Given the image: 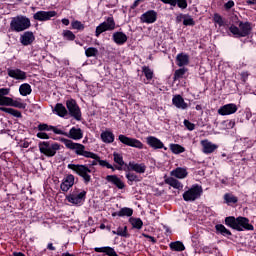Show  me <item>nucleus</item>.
I'll return each instance as SVG.
<instances>
[{
  "instance_id": "c9c22d12",
  "label": "nucleus",
  "mask_w": 256,
  "mask_h": 256,
  "mask_svg": "<svg viewBox=\"0 0 256 256\" xmlns=\"http://www.w3.org/2000/svg\"><path fill=\"white\" fill-rule=\"evenodd\" d=\"M188 72H189V68H185V67L175 70L173 80L181 81V79H183V77H185V74H187Z\"/></svg>"
},
{
  "instance_id": "e2e57ef3",
  "label": "nucleus",
  "mask_w": 256,
  "mask_h": 256,
  "mask_svg": "<svg viewBox=\"0 0 256 256\" xmlns=\"http://www.w3.org/2000/svg\"><path fill=\"white\" fill-rule=\"evenodd\" d=\"M47 249L49 251H57V248L55 246H53V243H48Z\"/></svg>"
},
{
  "instance_id": "1a4fd4ad",
  "label": "nucleus",
  "mask_w": 256,
  "mask_h": 256,
  "mask_svg": "<svg viewBox=\"0 0 256 256\" xmlns=\"http://www.w3.org/2000/svg\"><path fill=\"white\" fill-rule=\"evenodd\" d=\"M118 141H120L122 145H126V147H133L134 149H143L144 147V144L141 142V140L137 138H131L123 134L118 136Z\"/></svg>"
},
{
  "instance_id": "774afa93",
  "label": "nucleus",
  "mask_w": 256,
  "mask_h": 256,
  "mask_svg": "<svg viewBox=\"0 0 256 256\" xmlns=\"http://www.w3.org/2000/svg\"><path fill=\"white\" fill-rule=\"evenodd\" d=\"M30 143L28 141L23 142L22 147L24 149H27L29 147Z\"/></svg>"
},
{
  "instance_id": "2f4dec72",
  "label": "nucleus",
  "mask_w": 256,
  "mask_h": 256,
  "mask_svg": "<svg viewBox=\"0 0 256 256\" xmlns=\"http://www.w3.org/2000/svg\"><path fill=\"white\" fill-rule=\"evenodd\" d=\"M224 223L227 227H230L231 229H234L235 231L241 230L239 226L237 225V218L235 216H228L225 218Z\"/></svg>"
},
{
  "instance_id": "f8f14e48",
  "label": "nucleus",
  "mask_w": 256,
  "mask_h": 256,
  "mask_svg": "<svg viewBox=\"0 0 256 256\" xmlns=\"http://www.w3.org/2000/svg\"><path fill=\"white\" fill-rule=\"evenodd\" d=\"M8 77L15 79L16 81H25L27 80V72L19 68H8L7 69Z\"/></svg>"
},
{
  "instance_id": "6e6552de",
  "label": "nucleus",
  "mask_w": 256,
  "mask_h": 256,
  "mask_svg": "<svg viewBox=\"0 0 256 256\" xmlns=\"http://www.w3.org/2000/svg\"><path fill=\"white\" fill-rule=\"evenodd\" d=\"M105 31H115V18L108 17L106 21L100 23L96 27L95 37H100L101 33H105Z\"/></svg>"
},
{
  "instance_id": "09e8293b",
  "label": "nucleus",
  "mask_w": 256,
  "mask_h": 256,
  "mask_svg": "<svg viewBox=\"0 0 256 256\" xmlns=\"http://www.w3.org/2000/svg\"><path fill=\"white\" fill-rule=\"evenodd\" d=\"M71 28L76 29V31H84L85 30V24H82L79 20H73L71 22Z\"/></svg>"
},
{
  "instance_id": "bf43d9fd",
  "label": "nucleus",
  "mask_w": 256,
  "mask_h": 256,
  "mask_svg": "<svg viewBox=\"0 0 256 256\" xmlns=\"http://www.w3.org/2000/svg\"><path fill=\"white\" fill-rule=\"evenodd\" d=\"M142 237H145V239H149V241H151V243H154V244L157 243V238H155L149 234L143 233Z\"/></svg>"
},
{
  "instance_id": "f03ea898",
  "label": "nucleus",
  "mask_w": 256,
  "mask_h": 256,
  "mask_svg": "<svg viewBox=\"0 0 256 256\" xmlns=\"http://www.w3.org/2000/svg\"><path fill=\"white\" fill-rule=\"evenodd\" d=\"M10 91L11 89L9 88H0V111H3V113H8V115H12V117H17L19 119L22 117L21 111L7 107L25 109V107H27V104L21 102V99L13 100V98L7 97Z\"/></svg>"
},
{
  "instance_id": "6ab92c4d",
  "label": "nucleus",
  "mask_w": 256,
  "mask_h": 256,
  "mask_svg": "<svg viewBox=\"0 0 256 256\" xmlns=\"http://www.w3.org/2000/svg\"><path fill=\"white\" fill-rule=\"evenodd\" d=\"M172 105L176 107L177 109L185 110L187 109L188 105L187 102H185V99H183V96L180 94H176L172 98Z\"/></svg>"
},
{
  "instance_id": "ea45409f",
  "label": "nucleus",
  "mask_w": 256,
  "mask_h": 256,
  "mask_svg": "<svg viewBox=\"0 0 256 256\" xmlns=\"http://www.w3.org/2000/svg\"><path fill=\"white\" fill-rule=\"evenodd\" d=\"M113 235H118V237H130L127 226L121 227L119 226L117 230L112 231Z\"/></svg>"
},
{
  "instance_id": "c85d7f7f",
  "label": "nucleus",
  "mask_w": 256,
  "mask_h": 256,
  "mask_svg": "<svg viewBox=\"0 0 256 256\" xmlns=\"http://www.w3.org/2000/svg\"><path fill=\"white\" fill-rule=\"evenodd\" d=\"M215 233L216 235H222L223 237H231V235H233L231 230L227 229V227H225L223 224L215 225Z\"/></svg>"
},
{
  "instance_id": "412c9836",
  "label": "nucleus",
  "mask_w": 256,
  "mask_h": 256,
  "mask_svg": "<svg viewBox=\"0 0 256 256\" xmlns=\"http://www.w3.org/2000/svg\"><path fill=\"white\" fill-rule=\"evenodd\" d=\"M170 175L176 179H186V177L189 175V172L185 167H177L170 172Z\"/></svg>"
},
{
  "instance_id": "9b49d317",
  "label": "nucleus",
  "mask_w": 256,
  "mask_h": 256,
  "mask_svg": "<svg viewBox=\"0 0 256 256\" xmlns=\"http://www.w3.org/2000/svg\"><path fill=\"white\" fill-rule=\"evenodd\" d=\"M53 17H57V12L56 11H43L40 10L33 15V19L35 21H51Z\"/></svg>"
},
{
  "instance_id": "bb28decb",
  "label": "nucleus",
  "mask_w": 256,
  "mask_h": 256,
  "mask_svg": "<svg viewBox=\"0 0 256 256\" xmlns=\"http://www.w3.org/2000/svg\"><path fill=\"white\" fill-rule=\"evenodd\" d=\"M176 64L178 67H187L189 65V54L183 52L177 54Z\"/></svg>"
},
{
  "instance_id": "aec40b11",
  "label": "nucleus",
  "mask_w": 256,
  "mask_h": 256,
  "mask_svg": "<svg viewBox=\"0 0 256 256\" xmlns=\"http://www.w3.org/2000/svg\"><path fill=\"white\" fill-rule=\"evenodd\" d=\"M75 184V176L72 174H69L66 176L63 180V182L60 185V189L64 192L69 191L71 189V186Z\"/></svg>"
},
{
  "instance_id": "a19ab883",
  "label": "nucleus",
  "mask_w": 256,
  "mask_h": 256,
  "mask_svg": "<svg viewBox=\"0 0 256 256\" xmlns=\"http://www.w3.org/2000/svg\"><path fill=\"white\" fill-rule=\"evenodd\" d=\"M171 251H185V245L181 241L171 242L169 245Z\"/></svg>"
},
{
  "instance_id": "052dcab7",
  "label": "nucleus",
  "mask_w": 256,
  "mask_h": 256,
  "mask_svg": "<svg viewBox=\"0 0 256 256\" xmlns=\"http://www.w3.org/2000/svg\"><path fill=\"white\" fill-rule=\"evenodd\" d=\"M36 136L38 137V139H49V134L45 132H38Z\"/></svg>"
},
{
  "instance_id": "c03bdc74",
  "label": "nucleus",
  "mask_w": 256,
  "mask_h": 256,
  "mask_svg": "<svg viewBox=\"0 0 256 256\" xmlns=\"http://www.w3.org/2000/svg\"><path fill=\"white\" fill-rule=\"evenodd\" d=\"M170 151L174 153V155H179L181 153H185V147L179 144H170Z\"/></svg>"
},
{
  "instance_id": "69168bd1",
  "label": "nucleus",
  "mask_w": 256,
  "mask_h": 256,
  "mask_svg": "<svg viewBox=\"0 0 256 256\" xmlns=\"http://www.w3.org/2000/svg\"><path fill=\"white\" fill-rule=\"evenodd\" d=\"M183 20V14H180L176 17V21L177 23H181V21Z\"/></svg>"
},
{
  "instance_id": "4be33fe9",
  "label": "nucleus",
  "mask_w": 256,
  "mask_h": 256,
  "mask_svg": "<svg viewBox=\"0 0 256 256\" xmlns=\"http://www.w3.org/2000/svg\"><path fill=\"white\" fill-rule=\"evenodd\" d=\"M164 5L171 7H179V9H187V0H160Z\"/></svg>"
},
{
  "instance_id": "473e14b6",
  "label": "nucleus",
  "mask_w": 256,
  "mask_h": 256,
  "mask_svg": "<svg viewBox=\"0 0 256 256\" xmlns=\"http://www.w3.org/2000/svg\"><path fill=\"white\" fill-rule=\"evenodd\" d=\"M53 111L58 115V117H67V115H69L67 108H65V106L61 103H57Z\"/></svg>"
},
{
  "instance_id": "0e129e2a",
  "label": "nucleus",
  "mask_w": 256,
  "mask_h": 256,
  "mask_svg": "<svg viewBox=\"0 0 256 256\" xmlns=\"http://www.w3.org/2000/svg\"><path fill=\"white\" fill-rule=\"evenodd\" d=\"M61 21H62V24L65 25L66 27H67V26L69 25V23H70L69 19H67V18H63Z\"/></svg>"
},
{
  "instance_id": "4d7b16f0",
  "label": "nucleus",
  "mask_w": 256,
  "mask_h": 256,
  "mask_svg": "<svg viewBox=\"0 0 256 256\" xmlns=\"http://www.w3.org/2000/svg\"><path fill=\"white\" fill-rule=\"evenodd\" d=\"M233 7H235V2L233 0H229L224 4V9H226V11H229V9H233Z\"/></svg>"
},
{
  "instance_id": "680f3d73",
  "label": "nucleus",
  "mask_w": 256,
  "mask_h": 256,
  "mask_svg": "<svg viewBox=\"0 0 256 256\" xmlns=\"http://www.w3.org/2000/svg\"><path fill=\"white\" fill-rule=\"evenodd\" d=\"M143 0H135L134 3L130 6V9H137L139 7V3Z\"/></svg>"
},
{
  "instance_id": "37998d69",
  "label": "nucleus",
  "mask_w": 256,
  "mask_h": 256,
  "mask_svg": "<svg viewBox=\"0 0 256 256\" xmlns=\"http://www.w3.org/2000/svg\"><path fill=\"white\" fill-rule=\"evenodd\" d=\"M184 201H196L201 198V193H183Z\"/></svg>"
},
{
  "instance_id": "58836bf2",
  "label": "nucleus",
  "mask_w": 256,
  "mask_h": 256,
  "mask_svg": "<svg viewBox=\"0 0 256 256\" xmlns=\"http://www.w3.org/2000/svg\"><path fill=\"white\" fill-rule=\"evenodd\" d=\"M129 223L132 225V229H143V220L141 218L130 217Z\"/></svg>"
},
{
  "instance_id": "8fccbe9b",
  "label": "nucleus",
  "mask_w": 256,
  "mask_h": 256,
  "mask_svg": "<svg viewBox=\"0 0 256 256\" xmlns=\"http://www.w3.org/2000/svg\"><path fill=\"white\" fill-rule=\"evenodd\" d=\"M86 57H97L99 50L95 47H89L85 50Z\"/></svg>"
},
{
  "instance_id": "603ef678",
  "label": "nucleus",
  "mask_w": 256,
  "mask_h": 256,
  "mask_svg": "<svg viewBox=\"0 0 256 256\" xmlns=\"http://www.w3.org/2000/svg\"><path fill=\"white\" fill-rule=\"evenodd\" d=\"M213 21H214V23L219 25V27H223L225 25V21L223 20V16L220 15V14H217V13L214 14Z\"/></svg>"
},
{
  "instance_id": "5701e85b",
  "label": "nucleus",
  "mask_w": 256,
  "mask_h": 256,
  "mask_svg": "<svg viewBox=\"0 0 256 256\" xmlns=\"http://www.w3.org/2000/svg\"><path fill=\"white\" fill-rule=\"evenodd\" d=\"M128 37L127 34H125V32H114L112 35V41H114V43H116V45H125L126 41H127Z\"/></svg>"
},
{
  "instance_id": "7ed1b4c3",
  "label": "nucleus",
  "mask_w": 256,
  "mask_h": 256,
  "mask_svg": "<svg viewBox=\"0 0 256 256\" xmlns=\"http://www.w3.org/2000/svg\"><path fill=\"white\" fill-rule=\"evenodd\" d=\"M29 27H31V20L27 16L19 15L11 19L9 31L21 33Z\"/></svg>"
},
{
  "instance_id": "3c124183",
  "label": "nucleus",
  "mask_w": 256,
  "mask_h": 256,
  "mask_svg": "<svg viewBox=\"0 0 256 256\" xmlns=\"http://www.w3.org/2000/svg\"><path fill=\"white\" fill-rule=\"evenodd\" d=\"M185 193H203V187L199 184H193Z\"/></svg>"
},
{
  "instance_id": "b1692460",
  "label": "nucleus",
  "mask_w": 256,
  "mask_h": 256,
  "mask_svg": "<svg viewBox=\"0 0 256 256\" xmlns=\"http://www.w3.org/2000/svg\"><path fill=\"white\" fill-rule=\"evenodd\" d=\"M129 171H135V173L143 174L145 171H147V166L145 163H135V162H129L128 164Z\"/></svg>"
},
{
  "instance_id": "423d86ee",
  "label": "nucleus",
  "mask_w": 256,
  "mask_h": 256,
  "mask_svg": "<svg viewBox=\"0 0 256 256\" xmlns=\"http://www.w3.org/2000/svg\"><path fill=\"white\" fill-rule=\"evenodd\" d=\"M38 148L42 155H45L46 157H55L57 151L61 150V145L57 142L42 141L39 142Z\"/></svg>"
},
{
  "instance_id": "6e6d98bb",
  "label": "nucleus",
  "mask_w": 256,
  "mask_h": 256,
  "mask_svg": "<svg viewBox=\"0 0 256 256\" xmlns=\"http://www.w3.org/2000/svg\"><path fill=\"white\" fill-rule=\"evenodd\" d=\"M183 25H185V27L193 26L195 25V20H193L191 17L186 18L183 20Z\"/></svg>"
},
{
  "instance_id": "13d9d810",
  "label": "nucleus",
  "mask_w": 256,
  "mask_h": 256,
  "mask_svg": "<svg viewBox=\"0 0 256 256\" xmlns=\"http://www.w3.org/2000/svg\"><path fill=\"white\" fill-rule=\"evenodd\" d=\"M242 83H247V79H249V72L245 71L240 74Z\"/></svg>"
},
{
  "instance_id": "f704fd0d",
  "label": "nucleus",
  "mask_w": 256,
  "mask_h": 256,
  "mask_svg": "<svg viewBox=\"0 0 256 256\" xmlns=\"http://www.w3.org/2000/svg\"><path fill=\"white\" fill-rule=\"evenodd\" d=\"M100 137L103 141V143H113V141H115V134H113V132L111 131H104L100 134Z\"/></svg>"
},
{
  "instance_id": "4468645a",
  "label": "nucleus",
  "mask_w": 256,
  "mask_h": 256,
  "mask_svg": "<svg viewBox=\"0 0 256 256\" xmlns=\"http://www.w3.org/2000/svg\"><path fill=\"white\" fill-rule=\"evenodd\" d=\"M200 145L202 147V153H204V155H211V153H215V151L219 149V146L217 144H214L208 139L201 140Z\"/></svg>"
},
{
  "instance_id": "49530a36",
  "label": "nucleus",
  "mask_w": 256,
  "mask_h": 256,
  "mask_svg": "<svg viewBox=\"0 0 256 256\" xmlns=\"http://www.w3.org/2000/svg\"><path fill=\"white\" fill-rule=\"evenodd\" d=\"M142 73L146 77L147 81H151L153 79V70L149 66H142Z\"/></svg>"
},
{
  "instance_id": "2eb2a0df",
  "label": "nucleus",
  "mask_w": 256,
  "mask_h": 256,
  "mask_svg": "<svg viewBox=\"0 0 256 256\" xmlns=\"http://www.w3.org/2000/svg\"><path fill=\"white\" fill-rule=\"evenodd\" d=\"M238 109L235 103L225 104L218 109V115H222V117L234 115V113H237Z\"/></svg>"
},
{
  "instance_id": "ddd939ff",
  "label": "nucleus",
  "mask_w": 256,
  "mask_h": 256,
  "mask_svg": "<svg viewBox=\"0 0 256 256\" xmlns=\"http://www.w3.org/2000/svg\"><path fill=\"white\" fill-rule=\"evenodd\" d=\"M59 135H64V137H68V139H73V141H80V139L83 137V130L81 128L72 127L69 130V133L61 130V133Z\"/></svg>"
},
{
  "instance_id": "e433bc0d",
  "label": "nucleus",
  "mask_w": 256,
  "mask_h": 256,
  "mask_svg": "<svg viewBox=\"0 0 256 256\" xmlns=\"http://www.w3.org/2000/svg\"><path fill=\"white\" fill-rule=\"evenodd\" d=\"M239 198L234 196L232 193H226L224 195V203H227L230 207H233L236 203H238Z\"/></svg>"
},
{
  "instance_id": "72a5a7b5",
  "label": "nucleus",
  "mask_w": 256,
  "mask_h": 256,
  "mask_svg": "<svg viewBox=\"0 0 256 256\" xmlns=\"http://www.w3.org/2000/svg\"><path fill=\"white\" fill-rule=\"evenodd\" d=\"M133 215V209L124 207L118 212L112 213V217H131Z\"/></svg>"
},
{
  "instance_id": "4c0bfd02",
  "label": "nucleus",
  "mask_w": 256,
  "mask_h": 256,
  "mask_svg": "<svg viewBox=\"0 0 256 256\" xmlns=\"http://www.w3.org/2000/svg\"><path fill=\"white\" fill-rule=\"evenodd\" d=\"M33 89H31V85L29 83H24L19 87V93L22 97H27V95H31Z\"/></svg>"
},
{
  "instance_id": "a18cd8bd",
  "label": "nucleus",
  "mask_w": 256,
  "mask_h": 256,
  "mask_svg": "<svg viewBox=\"0 0 256 256\" xmlns=\"http://www.w3.org/2000/svg\"><path fill=\"white\" fill-rule=\"evenodd\" d=\"M113 157H114V161L117 163V165H119L117 169L121 171V167L125 165V161H123V156L117 152H114Z\"/></svg>"
},
{
  "instance_id": "de8ad7c7",
  "label": "nucleus",
  "mask_w": 256,
  "mask_h": 256,
  "mask_svg": "<svg viewBox=\"0 0 256 256\" xmlns=\"http://www.w3.org/2000/svg\"><path fill=\"white\" fill-rule=\"evenodd\" d=\"M62 37L66 41H75V39H76L75 34L71 30H63Z\"/></svg>"
},
{
  "instance_id": "c756f323",
  "label": "nucleus",
  "mask_w": 256,
  "mask_h": 256,
  "mask_svg": "<svg viewBox=\"0 0 256 256\" xmlns=\"http://www.w3.org/2000/svg\"><path fill=\"white\" fill-rule=\"evenodd\" d=\"M38 131L43 132V131H53V133H55V135H59V133L61 132V129L55 127V126H51L49 124H45V123H40L37 126Z\"/></svg>"
},
{
  "instance_id": "39448f33",
  "label": "nucleus",
  "mask_w": 256,
  "mask_h": 256,
  "mask_svg": "<svg viewBox=\"0 0 256 256\" xmlns=\"http://www.w3.org/2000/svg\"><path fill=\"white\" fill-rule=\"evenodd\" d=\"M68 169H71V171H74L76 175L81 177L85 185L91 183V173L93 171L87 164H68Z\"/></svg>"
},
{
  "instance_id": "a211bd4d",
  "label": "nucleus",
  "mask_w": 256,
  "mask_h": 256,
  "mask_svg": "<svg viewBox=\"0 0 256 256\" xmlns=\"http://www.w3.org/2000/svg\"><path fill=\"white\" fill-rule=\"evenodd\" d=\"M146 143L152 149H164V151H167V147H165V144H163V142L155 136H148L146 138Z\"/></svg>"
},
{
  "instance_id": "79ce46f5",
  "label": "nucleus",
  "mask_w": 256,
  "mask_h": 256,
  "mask_svg": "<svg viewBox=\"0 0 256 256\" xmlns=\"http://www.w3.org/2000/svg\"><path fill=\"white\" fill-rule=\"evenodd\" d=\"M126 179L128 180L129 185H133V183H139V181H141V177L137 176L133 172H128L126 174Z\"/></svg>"
},
{
  "instance_id": "864d4df0",
  "label": "nucleus",
  "mask_w": 256,
  "mask_h": 256,
  "mask_svg": "<svg viewBox=\"0 0 256 256\" xmlns=\"http://www.w3.org/2000/svg\"><path fill=\"white\" fill-rule=\"evenodd\" d=\"M242 22L243 21L239 20V16H237V14H232L230 16V23H232L231 25H235V27H237V25Z\"/></svg>"
},
{
  "instance_id": "0eeeda50",
  "label": "nucleus",
  "mask_w": 256,
  "mask_h": 256,
  "mask_svg": "<svg viewBox=\"0 0 256 256\" xmlns=\"http://www.w3.org/2000/svg\"><path fill=\"white\" fill-rule=\"evenodd\" d=\"M66 109L68 110V114L70 117L75 119L76 121H81L83 119V114L81 113V108L79 104H77V100L75 99H68L66 101Z\"/></svg>"
},
{
  "instance_id": "cd10ccee",
  "label": "nucleus",
  "mask_w": 256,
  "mask_h": 256,
  "mask_svg": "<svg viewBox=\"0 0 256 256\" xmlns=\"http://www.w3.org/2000/svg\"><path fill=\"white\" fill-rule=\"evenodd\" d=\"M164 181L166 185L173 187V189H177V191H183V184L179 180L173 177H168V178H165Z\"/></svg>"
},
{
  "instance_id": "5fc2aeb1",
  "label": "nucleus",
  "mask_w": 256,
  "mask_h": 256,
  "mask_svg": "<svg viewBox=\"0 0 256 256\" xmlns=\"http://www.w3.org/2000/svg\"><path fill=\"white\" fill-rule=\"evenodd\" d=\"M184 127H186L188 131H195V124L187 119L184 120Z\"/></svg>"
},
{
  "instance_id": "f257e3e1",
  "label": "nucleus",
  "mask_w": 256,
  "mask_h": 256,
  "mask_svg": "<svg viewBox=\"0 0 256 256\" xmlns=\"http://www.w3.org/2000/svg\"><path fill=\"white\" fill-rule=\"evenodd\" d=\"M59 141L63 143L66 149H70V151H75V154L80 157H85L86 159H96L101 167H106V169H112L115 171L113 165H111L107 160H101L99 155L85 150V145L77 142H73V140H69L67 138H60Z\"/></svg>"
},
{
  "instance_id": "7c9ffc66",
  "label": "nucleus",
  "mask_w": 256,
  "mask_h": 256,
  "mask_svg": "<svg viewBox=\"0 0 256 256\" xmlns=\"http://www.w3.org/2000/svg\"><path fill=\"white\" fill-rule=\"evenodd\" d=\"M94 250L96 253H105L108 256H119L115 249L109 246L95 248Z\"/></svg>"
},
{
  "instance_id": "338daca9",
  "label": "nucleus",
  "mask_w": 256,
  "mask_h": 256,
  "mask_svg": "<svg viewBox=\"0 0 256 256\" xmlns=\"http://www.w3.org/2000/svg\"><path fill=\"white\" fill-rule=\"evenodd\" d=\"M97 163H99V161L97 159H94L91 164L90 167H95L97 165Z\"/></svg>"
},
{
  "instance_id": "f3484780",
  "label": "nucleus",
  "mask_w": 256,
  "mask_h": 256,
  "mask_svg": "<svg viewBox=\"0 0 256 256\" xmlns=\"http://www.w3.org/2000/svg\"><path fill=\"white\" fill-rule=\"evenodd\" d=\"M141 23H146L147 25H151L157 21V11L148 10L140 16Z\"/></svg>"
},
{
  "instance_id": "dca6fc26",
  "label": "nucleus",
  "mask_w": 256,
  "mask_h": 256,
  "mask_svg": "<svg viewBox=\"0 0 256 256\" xmlns=\"http://www.w3.org/2000/svg\"><path fill=\"white\" fill-rule=\"evenodd\" d=\"M249 218L239 216L237 217V225L240 230L236 231H255V226L253 224L249 223Z\"/></svg>"
},
{
  "instance_id": "20e7f679",
  "label": "nucleus",
  "mask_w": 256,
  "mask_h": 256,
  "mask_svg": "<svg viewBox=\"0 0 256 256\" xmlns=\"http://www.w3.org/2000/svg\"><path fill=\"white\" fill-rule=\"evenodd\" d=\"M229 31L237 39H241V37H249L253 31V24L249 21H242L239 23L238 27L235 25H230Z\"/></svg>"
},
{
  "instance_id": "a878e982",
  "label": "nucleus",
  "mask_w": 256,
  "mask_h": 256,
  "mask_svg": "<svg viewBox=\"0 0 256 256\" xmlns=\"http://www.w3.org/2000/svg\"><path fill=\"white\" fill-rule=\"evenodd\" d=\"M35 41V35L31 31L24 32L20 37V42L27 47V45H31Z\"/></svg>"
},
{
  "instance_id": "393cba45",
  "label": "nucleus",
  "mask_w": 256,
  "mask_h": 256,
  "mask_svg": "<svg viewBox=\"0 0 256 256\" xmlns=\"http://www.w3.org/2000/svg\"><path fill=\"white\" fill-rule=\"evenodd\" d=\"M106 181H108V183H112V185H115L118 189H125V183L121 178L117 177V175L106 176Z\"/></svg>"
},
{
  "instance_id": "9d476101",
  "label": "nucleus",
  "mask_w": 256,
  "mask_h": 256,
  "mask_svg": "<svg viewBox=\"0 0 256 256\" xmlns=\"http://www.w3.org/2000/svg\"><path fill=\"white\" fill-rule=\"evenodd\" d=\"M86 195V193H70L66 195V201H68V203H71L72 205H77L78 207H81V205L85 203Z\"/></svg>"
}]
</instances>
